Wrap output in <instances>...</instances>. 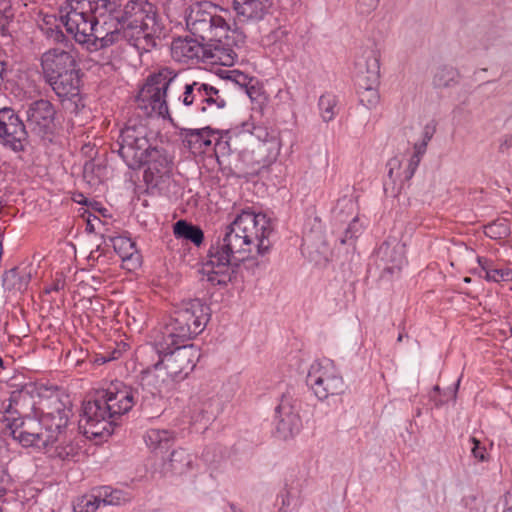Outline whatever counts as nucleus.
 I'll return each mask as SVG.
<instances>
[{"label":"nucleus","mask_w":512,"mask_h":512,"mask_svg":"<svg viewBox=\"0 0 512 512\" xmlns=\"http://www.w3.org/2000/svg\"><path fill=\"white\" fill-rule=\"evenodd\" d=\"M190 405L194 413L207 421L216 418L221 410V401L216 397L215 389L208 384H202L191 396Z\"/></svg>","instance_id":"17"},{"label":"nucleus","mask_w":512,"mask_h":512,"mask_svg":"<svg viewBox=\"0 0 512 512\" xmlns=\"http://www.w3.org/2000/svg\"><path fill=\"white\" fill-rule=\"evenodd\" d=\"M41 68L46 81L76 68V60L70 51L52 48L42 54Z\"/></svg>","instance_id":"15"},{"label":"nucleus","mask_w":512,"mask_h":512,"mask_svg":"<svg viewBox=\"0 0 512 512\" xmlns=\"http://www.w3.org/2000/svg\"><path fill=\"white\" fill-rule=\"evenodd\" d=\"M173 438V433L165 429H149L144 435V441L152 451L168 449Z\"/></svg>","instance_id":"26"},{"label":"nucleus","mask_w":512,"mask_h":512,"mask_svg":"<svg viewBox=\"0 0 512 512\" xmlns=\"http://www.w3.org/2000/svg\"><path fill=\"white\" fill-rule=\"evenodd\" d=\"M282 505H283V506H285V505H289V502H288V500H283V503H282Z\"/></svg>","instance_id":"61"},{"label":"nucleus","mask_w":512,"mask_h":512,"mask_svg":"<svg viewBox=\"0 0 512 512\" xmlns=\"http://www.w3.org/2000/svg\"><path fill=\"white\" fill-rule=\"evenodd\" d=\"M435 133V126L426 125L423 129L422 140L420 142H425L428 145L429 141L432 139Z\"/></svg>","instance_id":"44"},{"label":"nucleus","mask_w":512,"mask_h":512,"mask_svg":"<svg viewBox=\"0 0 512 512\" xmlns=\"http://www.w3.org/2000/svg\"><path fill=\"white\" fill-rule=\"evenodd\" d=\"M87 228L89 229V231H92V230H93V225H92V223H91V220H90V219H88V221H87Z\"/></svg>","instance_id":"57"},{"label":"nucleus","mask_w":512,"mask_h":512,"mask_svg":"<svg viewBox=\"0 0 512 512\" xmlns=\"http://www.w3.org/2000/svg\"><path fill=\"white\" fill-rule=\"evenodd\" d=\"M276 414L279 418L276 425V432L282 439H287L299 432L301 420L288 399H282L276 408Z\"/></svg>","instance_id":"22"},{"label":"nucleus","mask_w":512,"mask_h":512,"mask_svg":"<svg viewBox=\"0 0 512 512\" xmlns=\"http://www.w3.org/2000/svg\"><path fill=\"white\" fill-rule=\"evenodd\" d=\"M459 72L447 65H443L437 68L434 77L433 84L437 88H447L457 83Z\"/></svg>","instance_id":"32"},{"label":"nucleus","mask_w":512,"mask_h":512,"mask_svg":"<svg viewBox=\"0 0 512 512\" xmlns=\"http://www.w3.org/2000/svg\"><path fill=\"white\" fill-rule=\"evenodd\" d=\"M399 164V161L397 159H392L390 162H389V165H390V170H389V175L391 176L392 175V172H393V168L395 166H397Z\"/></svg>","instance_id":"55"},{"label":"nucleus","mask_w":512,"mask_h":512,"mask_svg":"<svg viewBox=\"0 0 512 512\" xmlns=\"http://www.w3.org/2000/svg\"><path fill=\"white\" fill-rule=\"evenodd\" d=\"M148 130L142 124H127L121 131L116 142L111 146L126 165L131 169H139L149 161L151 144L147 138Z\"/></svg>","instance_id":"7"},{"label":"nucleus","mask_w":512,"mask_h":512,"mask_svg":"<svg viewBox=\"0 0 512 512\" xmlns=\"http://www.w3.org/2000/svg\"><path fill=\"white\" fill-rule=\"evenodd\" d=\"M4 411L6 414L10 415V417L7 418V420L9 421V423L11 422L12 418H15L13 415L14 414H17L18 411L16 409H14V404L13 403H8V405L4 408Z\"/></svg>","instance_id":"50"},{"label":"nucleus","mask_w":512,"mask_h":512,"mask_svg":"<svg viewBox=\"0 0 512 512\" xmlns=\"http://www.w3.org/2000/svg\"><path fill=\"white\" fill-rule=\"evenodd\" d=\"M113 248L116 253L125 261H131L135 257L138 261L139 255L137 253L135 243L127 237H114L112 238Z\"/></svg>","instance_id":"31"},{"label":"nucleus","mask_w":512,"mask_h":512,"mask_svg":"<svg viewBox=\"0 0 512 512\" xmlns=\"http://www.w3.org/2000/svg\"><path fill=\"white\" fill-rule=\"evenodd\" d=\"M5 494V489L0 486V497H2Z\"/></svg>","instance_id":"59"},{"label":"nucleus","mask_w":512,"mask_h":512,"mask_svg":"<svg viewBox=\"0 0 512 512\" xmlns=\"http://www.w3.org/2000/svg\"><path fill=\"white\" fill-rule=\"evenodd\" d=\"M64 288V281L60 280V279H57L53 285V287L49 290H47V292H50L51 290H54V291H59L61 289Z\"/></svg>","instance_id":"54"},{"label":"nucleus","mask_w":512,"mask_h":512,"mask_svg":"<svg viewBox=\"0 0 512 512\" xmlns=\"http://www.w3.org/2000/svg\"><path fill=\"white\" fill-rule=\"evenodd\" d=\"M100 503H102L100 496L87 494L78 497L74 502L73 508L75 512H95L99 508Z\"/></svg>","instance_id":"35"},{"label":"nucleus","mask_w":512,"mask_h":512,"mask_svg":"<svg viewBox=\"0 0 512 512\" xmlns=\"http://www.w3.org/2000/svg\"><path fill=\"white\" fill-rule=\"evenodd\" d=\"M378 255L386 264H390L387 269L391 272L400 270L405 262L403 246L399 244L391 246L384 242L378 249Z\"/></svg>","instance_id":"25"},{"label":"nucleus","mask_w":512,"mask_h":512,"mask_svg":"<svg viewBox=\"0 0 512 512\" xmlns=\"http://www.w3.org/2000/svg\"><path fill=\"white\" fill-rule=\"evenodd\" d=\"M336 97L330 94L322 95L319 99L321 117L325 122L331 121L336 115Z\"/></svg>","instance_id":"36"},{"label":"nucleus","mask_w":512,"mask_h":512,"mask_svg":"<svg viewBox=\"0 0 512 512\" xmlns=\"http://www.w3.org/2000/svg\"><path fill=\"white\" fill-rule=\"evenodd\" d=\"M343 208L353 211L355 208V204H354L353 200L351 198H347V197L339 200L337 203L335 212L338 213V210H339V213H341L343 211Z\"/></svg>","instance_id":"41"},{"label":"nucleus","mask_w":512,"mask_h":512,"mask_svg":"<svg viewBox=\"0 0 512 512\" xmlns=\"http://www.w3.org/2000/svg\"><path fill=\"white\" fill-rule=\"evenodd\" d=\"M201 89H197L195 96L196 109L202 113L213 114L226 106V97L215 86L200 82Z\"/></svg>","instance_id":"21"},{"label":"nucleus","mask_w":512,"mask_h":512,"mask_svg":"<svg viewBox=\"0 0 512 512\" xmlns=\"http://www.w3.org/2000/svg\"><path fill=\"white\" fill-rule=\"evenodd\" d=\"M149 161H147L148 169L155 171L162 175L169 171L171 161L170 159L160 150L155 147H150Z\"/></svg>","instance_id":"33"},{"label":"nucleus","mask_w":512,"mask_h":512,"mask_svg":"<svg viewBox=\"0 0 512 512\" xmlns=\"http://www.w3.org/2000/svg\"><path fill=\"white\" fill-rule=\"evenodd\" d=\"M197 89H201L199 81L185 82L177 72L164 67L147 78L136 102L145 114L155 113L172 120L169 105L174 110H178L181 105L194 106Z\"/></svg>","instance_id":"3"},{"label":"nucleus","mask_w":512,"mask_h":512,"mask_svg":"<svg viewBox=\"0 0 512 512\" xmlns=\"http://www.w3.org/2000/svg\"><path fill=\"white\" fill-rule=\"evenodd\" d=\"M137 404L134 388L123 383L112 384L97 392L93 400L84 403L79 428L87 437L110 436L116 419L129 412Z\"/></svg>","instance_id":"4"},{"label":"nucleus","mask_w":512,"mask_h":512,"mask_svg":"<svg viewBox=\"0 0 512 512\" xmlns=\"http://www.w3.org/2000/svg\"><path fill=\"white\" fill-rule=\"evenodd\" d=\"M93 362H94L95 364L101 365V364H104V363H106V362H109V358L106 356V354H105V353L97 354V355L94 357Z\"/></svg>","instance_id":"52"},{"label":"nucleus","mask_w":512,"mask_h":512,"mask_svg":"<svg viewBox=\"0 0 512 512\" xmlns=\"http://www.w3.org/2000/svg\"><path fill=\"white\" fill-rule=\"evenodd\" d=\"M512 148V134L509 135L500 145L501 151Z\"/></svg>","instance_id":"53"},{"label":"nucleus","mask_w":512,"mask_h":512,"mask_svg":"<svg viewBox=\"0 0 512 512\" xmlns=\"http://www.w3.org/2000/svg\"><path fill=\"white\" fill-rule=\"evenodd\" d=\"M56 111L50 101L40 99L33 101L26 110V128L28 132L44 136L50 133L54 126Z\"/></svg>","instance_id":"13"},{"label":"nucleus","mask_w":512,"mask_h":512,"mask_svg":"<svg viewBox=\"0 0 512 512\" xmlns=\"http://www.w3.org/2000/svg\"><path fill=\"white\" fill-rule=\"evenodd\" d=\"M420 161H421L420 157L415 156V155L411 156V158L409 160V163H408L406 178H411L412 177V175L414 174V172H415L416 168L418 167Z\"/></svg>","instance_id":"42"},{"label":"nucleus","mask_w":512,"mask_h":512,"mask_svg":"<svg viewBox=\"0 0 512 512\" xmlns=\"http://www.w3.org/2000/svg\"><path fill=\"white\" fill-rule=\"evenodd\" d=\"M208 310L199 299L183 302L173 311L163 339L180 344L196 337L209 320Z\"/></svg>","instance_id":"6"},{"label":"nucleus","mask_w":512,"mask_h":512,"mask_svg":"<svg viewBox=\"0 0 512 512\" xmlns=\"http://www.w3.org/2000/svg\"><path fill=\"white\" fill-rule=\"evenodd\" d=\"M284 33H285V32H284L283 30H281V29L276 30V31L274 32L275 36H277V37H278L279 35H283Z\"/></svg>","instance_id":"58"},{"label":"nucleus","mask_w":512,"mask_h":512,"mask_svg":"<svg viewBox=\"0 0 512 512\" xmlns=\"http://www.w3.org/2000/svg\"><path fill=\"white\" fill-rule=\"evenodd\" d=\"M187 27L194 36L206 42L229 33V25L223 17L201 9L190 12L187 17Z\"/></svg>","instance_id":"11"},{"label":"nucleus","mask_w":512,"mask_h":512,"mask_svg":"<svg viewBox=\"0 0 512 512\" xmlns=\"http://www.w3.org/2000/svg\"><path fill=\"white\" fill-rule=\"evenodd\" d=\"M237 17L244 22H259L270 13L273 0H232Z\"/></svg>","instance_id":"19"},{"label":"nucleus","mask_w":512,"mask_h":512,"mask_svg":"<svg viewBox=\"0 0 512 512\" xmlns=\"http://www.w3.org/2000/svg\"><path fill=\"white\" fill-rule=\"evenodd\" d=\"M174 234L177 238H183L191 241L196 246H200L204 240L203 231L194 225L180 220L174 225Z\"/></svg>","instance_id":"27"},{"label":"nucleus","mask_w":512,"mask_h":512,"mask_svg":"<svg viewBox=\"0 0 512 512\" xmlns=\"http://www.w3.org/2000/svg\"><path fill=\"white\" fill-rule=\"evenodd\" d=\"M459 384H460V379L457 381L456 383V387H455V392L457 391L458 387H459Z\"/></svg>","instance_id":"60"},{"label":"nucleus","mask_w":512,"mask_h":512,"mask_svg":"<svg viewBox=\"0 0 512 512\" xmlns=\"http://www.w3.org/2000/svg\"><path fill=\"white\" fill-rule=\"evenodd\" d=\"M70 410L58 399L50 402L47 411H42L39 423L48 436H53V443L58 440L63 429L66 428Z\"/></svg>","instance_id":"16"},{"label":"nucleus","mask_w":512,"mask_h":512,"mask_svg":"<svg viewBox=\"0 0 512 512\" xmlns=\"http://www.w3.org/2000/svg\"><path fill=\"white\" fill-rule=\"evenodd\" d=\"M356 85H379L380 78V54L374 49H366L355 62Z\"/></svg>","instance_id":"18"},{"label":"nucleus","mask_w":512,"mask_h":512,"mask_svg":"<svg viewBox=\"0 0 512 512\" xmlns=\"http://www.w3.org/2000/svg\"><path fill=\"white\" fill-rule=\"evenodd\" d=\"M272 232L273 226L265 214L243 211L212 241L202 274L214 285H226L241 262L270 250Z\"/></svg>","instance_id":"2"},{"label":"nucleus","mask_w":512,"mask_h":512,"mask_svg":"<svg viewBox=\"0 0 512 512\" xmlns=\"http://www.w3.org/2000/svg\"><path fill=\"white\" fill-rule=\"evenodd\" d=\"M194 462V457L185 449L179 448L171 453L169 459L170 469L176 474H183L188 471Z\"/></svg>","instance_id":"28"},{"label":"nucleus","mask_w":512,"mask_h":512,"mask_svg":"<svg viewBox=\"0 0 512 512\" xmlns=\"http://www.w3.org/2000/svg\"><path fill=\"white\" fill-rule=\"evenodd\" d=\"M12 0H0V12H11Z\"/></svg>","instance_id":"48"},{"label":"nucleus","mask_w":512,"mask_h":512,"mask_svg":"<svg viewBox=\"0 0 512 512\" xmlns=\"http://www.w3.org/2000/svg\"><path fill=\"white\" fill-rule=\"evenodd\" d=\"M105 354L109 358V361H112L118 359L121 356L122 351L120 349L115 348L110 352H105Z\"/></svg>","instance_id":"51"},{"label":"nucleus","mask_w":512,"mask_h":512,"mask_svg":"<svg viewBox=\"0 0 512 512\" xmlns=\"http://www.w3.org/2000/svg\"><path fill=\"white\" fill-rule=\"evenodd\" d=\"M8 428L13 438L24 447L46 448L53 443V436H48L36 419L12 418Z\"/></svg>","instance_id":"12"},{"label":"nucleus","mask_w":512,"mask_h":512,"mask_svg":"<svg viewBox=\"0 0 512 512\" xmlns=\"http://www.w3.org/2000/svg\"><path fill=\"white\" fill-rule=\"evenodd\" d=\"M137 353L141 364L156 373L151 376L152 381L157 382V378H160L159 383H165L168 387L185 379L200 357L194 345L171 344V341L164 339L139 347Z\"/></svg>","instance_id":"5"},{"label":"nucleus","mask_w":512,"mask_h":512,"mask_svg":"<svg viewBox=\"0 0 512 512\" xmlns=\"http://www.w3.org/2000/svg\"><path fill=\"white\" fill-rule=\"evenodd\" d=\"M243 42V34L229 28L227 35L216 37L215 40L204 43L205 58H203V62L212 65L232 66L237 58V53L233 47Z\"/></svg>","instance_id":"10"},{"label":"nucleus","mask_w":512,"mask_h":512,"mask_svg":"<svg viewBox=\"0 0 512 512\" xmlns=\"http://www.w3.org/2000/svg\"><path fill=\"white\" fill-rule=\"evenodd\" d=\"M356 222H357V218L353 217L351 223L349 224V226L347 227V229L345 231V236L340 239L342 244H345L348 241V239H351L354 236V233H355L354 228L356 226Z\"/></svg>","instance_id":"43"},{"label":"nucleus","mask_w":512,"mask_h":512,"mask_svg":"<svg viewBox=\"0 0 512 512\" xmlns=\"http://www.w3.org/2000/svg\"><path fill=\"white\" fill-rule=\"evenodd\" d=\"M306 382L314 395L321 401L342 395L347 388L343 377L330 361L313 363L310 366Z\"/></svg>","instance_id":"8"},{"label":"nucleus","mask_w":512,"mask_h":512,"mask_svg":"<svg viewBox=\"0 0 512 512\" xmlns=\"http://www.w3.org/2000/svg\"><path fill=\"white\" fill-rule=\"evenodd\" d=\"M402 338H403V335H402V334H400V335L398 336V341H402Z\"/></svg>","instance_id":"62"},{"label":"nucleus","mask_w":512,"mask_h":512,"mask_svg":"<svg viewBox=\"0 0 512 512\" xmlns=\"http://www.w3.org/2000/svg\"><path fill=\"white\" fill-rule=\"evenodd\" d=\"M500 228V225L496 224H489L485 227V234L491 238H497L500 237L502 232L498 231Z\"/></svg>","instance_id":"45"},{"label":"nucleus","mask_w":512,"mask_h":512,"mask_svg":"<svg viewBox=\"0 0 512 512\" xmlns=\"http://www.w3.org/2000/svg\"><path fill=\"white\" fill-rule=\"evenodd\" d=\"M471 442L473 443V447L471 449L473 456L480 460H485V448L480 446V441L476 438H471Z\"/></svg>","instance_id":"40"},{"label":"nucleus","mask_w":512,"mask_h":512,"mask_svg":"<svg viewBox=\"0 0 512 512\" xmlns=\"http://www.w3.org/2000/svg\"><path fill=\"white\" fill-rule=\"evenodd\" d=\"M478 263L487 281L500 282L512 280V271L510 269L494 268L492 261L481 257H478Z\"/></svg>","instance_id":"30"},{"label":"nucleus","mask_w":512,"mask_h":512,"mask_svg":"<svg viewBox=\"0 0 512 512\" xmlns=\"http://www.w3.org/2000/svg\"><path fill=\"white\" fill-rule=\"evenodd\" d=\"M504 512H512V507L506 509Z\"/></svg>","instance_id":"63"},{"label":"nucleus","mask_w":512,"mask_h":512,"mask_svg":"<svg viewBox=\"0 0 512 512\" xmlns=\"http://www.w3.org/2000/svg\"><path fill=\"white\" fill-rule=\"evenodd\" d=\"M181 136L184 145L193 154L205 153L213 145V141H218L215 132L209 127L202 129H182ZM215 145H219L216 142Z\"/></svg>","instance_id":"23"},{"label":"nucleus","mask_w":512,"mask_h":512,"mask_svg":"<svg viewBox=\"0 0 512 512\" xmlns=\"http://www.w3.org/2000/svg\"><path fill=\"white\" fill-rule=\"evenodd\" d=\"M12 16L11 12L9 13H2L0 12V31L5 28V26L8 24L9 18Z\"/></svg>","instance_id":"49"},{"label":"nucleus","mask_w":512,"mask_h":512,"mask_svg":"<svg viewBox=\"0 0 512 512\" xmlns=\"http://www.w3.org/2000/svg\"><path fill=\"white\" fill-rule=\"evenodd\" d=\"M46 82L62 100L72 99L79 95L80 78L76 68L65 73L58 74L55 78L48 79Z\"/></svg>","instance_id":"24"},{"label":"nucleus","mask_w":512,"mask_h":512,"mask_svg":"<svg viewBox=\"0 0 512 512\" xmlns=\"http://www.w3.org/2000/svg\"><path fill=\"white\" fill-rule=\"evenodd\" d=\"M379 0H371L369 3V9H374L377 6Z\"/></svg>","instance_id":"56"},{"label":"nucleus","mask_w":512,"mask_h":512,"mask_svg":"<svg viewBox=\"0 0 512 512\" xmlns=\"http://www.w3.org/2000/svg\"><path fill=\"white\" fill-rule=\"evenodd\" d=\"M61 21L76 42L95 52L126 39L149 51L161 33L155 7L147 0H67Z\"/></svg>","instance_id":"1"},{"label":"nucleus","mask_w":512,"mask_h":512,"mask_svg":"<svg viewBox=\"0 0 512 512\" xmlns=\"http://www.w3.org/2000/svg\"><path fill=\"white\" fill-rule=\"evenodd\" d=\"M27 137L26 125L15 111L8 107L0 109V138L17 151L23 148Z\"/></svg>","instance_id":"14"},{"label":"nucleus","mask_w":512,"mask_h":512,"mask_svg":"<svg viewBox=\"0 0 512 512\" xmlns=\"http://www.w3.org/2000/svg\"><path fill=\"white\" fill-rule=\"evenodd\" d=\"M379 85H370L367 82L365 85H357L360 103L368 109L375 108L380 101L378 92Z\"/></svg>","instance_id":"34"},{"label":"nucleus","mask_w":512,"mask_h":512,"mask_svg":"<svg viewBox=\"0 0 512 512\" xmlns=\"http://www.w3.org/2000/svg\"><path fill=\"white\" fill-rule=\"evenodd\" d=\"M23 397L22 391L15 390L10 394L9 402L17 405L21 398Z\"/></svg>","instance_id":"47"},{"label":"nucleus","mask_w":512,"mask_h":512,"mask_svg":"<svg viewBox=\"0 0 512 512\" xmlns=\"http://www.w3.org/2000/svg\"><path fill=\"white\" fill-rule=\"evenodd\" d=\"M434 390H435V391H438V390H439V386H435V387H434Z\"/></svg>","instance_id":"64"},{"label":"nucleus","mask_w":512,"mask_h":512,"mask_svg":"<svg viewBox=\"0 0 512 512\" xmlns=\"http://www.w3.org/2000/svg\"><path fill=\"white\" fill-rule=\"evenodd\" d=\"M427 144L425 142H416L414 144V153L413 155L422 158V156L426 153Z\"/></svg>","instance_id":"46"},{"label":"nucleus","mask_w":512,"mask_h":512,"mask_svg":"<svg viewBox=\"0 0 512 512\" xmlns=\"http://www.w3.org/2000/svg\"><path fill=\"white\" fill-rule=\"evenodd\" d=\"M155 376L148 366H146L140 373L139 385L134 388L135 400L137 404L149 415H158L164 407V399L162 396V390L168 386L165 383H159L160 378H157V382L152 381L151 376Z\"/></svg>","instance_id":"9"},{"label":"nucleus","mask_w":512,"mask_h":512,"mask_svg":"<svg viewBox=\"0 0 512 512\" xmlns=\"http://www.w3.org/2000/svg\"><path fill=\"white\" fill-rule=\"evenodd\" d=\"M171 56L177 62L202 61L205 58L204 43L189 37H179L171 44Z\"/></svg>","instance_id":"20"},{"label":"nucleus","mask_w":512,"mask_h":512,"mask_svg":"<svg viewBox=\"0 0 512 512\" xmlns=\"http://www.w3.org/2000/svg\"><path fill=\"white\" fill-rule=\"evenodd\" d=\"M100 498L104 505H120L125 501L124 495L119 490H112L109 487L103 488Z\"/></svg>","instance_id":"37"},{"label":"nucleus","mask_w":512,"mask_h":512,"mask_svg":"<svg viewBox=\"0 0 512 512\" xmlns=\"http://www.w3.org/2000/svg\"><path fill=\"white\" fill-rule=\"evenodd\" d=\"M228 73V79L232 80L241 87L247 88V85L250 82V79L247 77V75L237 70L229 71Z\"/></svg>","instance_id":"39"},{"label":"nucleus","mask_w":512,"mask_h":512,"mask_svg":"<svg viewBox=\"0 0 512 512\" xmlns=\"http://www.w3.org/2000/svg\"><path fill=\"white\" fill-rule=\"evenodd\" d=\"M31 278V271L23 269L19 271L17 268H13L4 274V285L8 289H15L22 291L26 289Z\"/></svg>","instance_id":"29"},{"label":"nucleus","mask_w":512,"mask_h":512,"mask_svg":"<svg viewBox=\"0 0 512 512\" xmlns=\"http://www.w3.org/2000/svg\"><path fill=\"white\" fill-rule=\"evenodd\" d=\"M76 453V448L72 445L56 447V455L62 460H70L76 455Z\"/></svg>","instance_id":"38"}]
</instances>
